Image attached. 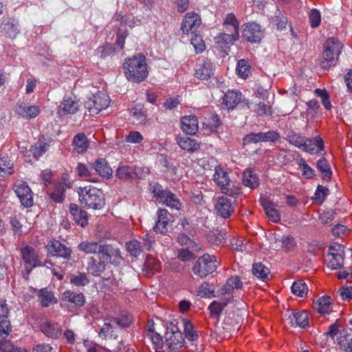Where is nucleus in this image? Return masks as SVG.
Wrapping results in <instances>:
<instances>
[{
  "mask_svg": "<svg viewBox=\"0 0 352 352\" xmlns=\"http://www.w3.org/2000/svg\"><path fill=\"white\" fill-rule=\"evenodd\" d=\"M243 184L252 189L259 186V179L251 168H247L243 173Z\"/></svg>",
  "mask_w": 352,
  "mask_h": 352,
  "instance_id": "f704fd0d",
  "label": "nucleus"
},
{
  "mask_svg": "<svg viewBox=\"0 0 352 352\" xmlns=\"http://www.w3.org/2000/svg\"><path fill=\"white\" fill-rule=\"evenodd\" d=\"M280 241L282 243V248L287 252L294 250L296 245L294 238L289 236H283Z\"/></svg>",
  "mask_w": 352,
  "mask_h": 352,
  "instance_id": "680f3d73",
  "label": "nucleus"
},
{
  "mask_svg": "<svg viewBox=\"0 0 352 352\" xmlns=\"http://www.w3.org/2000/svg\"><path fill=\"white\" fill-rule=\"evenodd\" d=\"M329 190L327 188L322 186H318L315 192L314 198L320 204H321L324 201L325 197L329 194Z\"/></svg>",
  "mask_w": 352,
  "mask_h": 352,
  "instance_id": "e2e57ef3",
  "label": "nucleus"
},
{
  "mask_svg": "<svg viewBox=\"0 0 352 352\" xmlns=\"http://www.w3.org/2000/svg\"><path fill=\"white\" fill-rule=\"evenodd\" d=\"M219 265L214 256L205 254L200 256L192 267V272L200 278L213 273Z\"/></svg>",
  "mask_w": 352,
  "mask_h": 352,
  "instance_id": "0eeeda50",
  "label": "nucleus"
},
{
  "mask_svg": "<svg viewBox=\"0 0 352 352\" xmlns=\"http://www.w3.org/2000/svg\"><path fill=\"white\" fill-rule=\"evenodd\" d=\"M243 287V282L241 280L238 276H232L229 278L226 284L221 288L220 292L221 294H232L234 289H241Z\"/></svg>",
  "mask_w": 352,
  "mask_h": 352,
  "instance_id": "473e14b6",
  "label": "nucleus"
},
{
  "mask_svg": "<svg viewBox=\"0 0 352 352\" xmlns=\"http://www.w3.org/2000/svg\"><path fill=\"white\" fill-rule=\"evenodd\" d=\"M226 29L230 34L221 33L214 38L216 43L219 45H232L239 38V23H226Z\"/></svg>",
  "mask_w": 352,
  "mask_h": 352,
  "instance_id": "f8f14e48",
  "label": "nucleus"
},
{
  "mask_svg": "<svg viewBox=\"0 0 352 352\" xmlns=\"http://www.w3.org/2000/svg\"><path fill=\"white\" fill-rule=\"evenodd\" d=\"M46 249L49 254L52 256L60 257L65 259H69L72 250L59 241L53 239L48 242Z\"/></svg>",
  "mask_w": 352,
  "mask_h": 352,
  "instance_id": "2eb2a0df",
  "label": "nucleus"
},
{
  "mask_svg": "<svg viewBox=\"0 0 352 352\" xmlns=\"http://www.w3.org/2000/svg\"><path fill=\"white\" fill-rule=\"evenodd\" d=\"M252 274L257 278L263 281L268 279L270 270L265 266L262 263H256L252 266Z\"/></svg>",
  "mask_w": 352,
  "mask_h": 352,
  "instance_id": "58836bf2",
  "label": "nucleus"
},
{
  "mask_svg": "<svg viewBox=\"0 0 352 352\" xmlns=\"http://www.w3.org/2000/svg\"><path fill=\"white\" fill-rule=\"evenodd\" d=\"M115 53L114 47L110 44H106L97 49V54L101 58H105L107 56H112Z\"/></svg>",
  "mask_w": 352,
  "mask_h": 352,
  "instance_id": "bf43d9fd",
  "label": "nucleus"
},
{
  "mask_svg": "<svg viewBox=\"0 0 352 352\" xmlns=\"http://www.w3.org/2000/svg\"><path fill=\"white\" fill-rule=\"evenodd\" d=\"M195 76L201 80H207L213 75L212 63L208 60H203L195 70Z\"/></svg>",
  "mask_w": 352,
  "mask_h": 352,
  "instance_id": "cd10ccee",
  "label": "nucleus"
},
{
  "mask_svg": "<svg viewBox=\"0 0 352 352\" xmlns=\"http://www.w3.org/2000/svg\"><path fill=\"white\" fill-rule=\"evenodd\" d=\"M230 299H232V298H223L219 301L214 300L212 302L208 307L210 316L218 320L223 309L230 302Z\"/></svg>",
  "mask_w": 352,
  "mask_h": 352,
  "instance_id": "7c9ffc66",
  "label": "nucleus"
},
{
  "mask_svg": "<svg viewBox=\"0 0 352 352\" xmlns=\"http://www.w3.org/2000/svg\"><path fill=\"white\" fill-rule=\"evenodd\" d=\"M12 331V326L8 318H0V336L7 337Z\"/></svg>",
  "mask_w": 352,
  "mask_h": 352,
  "instance_id": "5fc2aeb1",
  "label": "nucleus"
},
{
  "mask_svg": "<svg viewBox=\"0 0 352 352\" xmlns=\"http://www.w3.org/2000/svg\"><path fill=\"white\" fill-rule=\"evenodd\" d=\"M79 105L76 101L68 97L64 98L58 107V113L74 114L78 111Z\"/></svg>",
  "mask_w": 352,
  "mask_h": 352,
  "instance_id": "2f4dec72",
  "label": "nucleus"
},
{
  "mask_svg": "<svg viewBox=\"0 0 352 352\" xmlns=\"http://www.w3.org/2000/svg\"><path fill=\"white\" fill-rule=\"evenodd\" d=\"M215 210L220 217L228 218L234 212V202L226 197H219L215 204Z\"/></svg>",
  "mask_w": 352,
  "mask_h": 352,
  "instance_id": "dca6fc26",
  "label": "nucleus"
},
{
  "mask_svg": "<svg viewBox=\"0 0 352 352\" xmlns=\"http://www.w3.org/2000/svg\"><path fill=\"white\" fill-rule=\"evenodd\" d=\"M100 245L94 241H82L78 245V248L86 254H96L98 253Z\"/></svg>",
  "mask_w": 352,
  "mask_h": 352,
  "instance_id": "a18cd8bd",
  "label": "nucleus"
},
{
  "mask_svg": "<svg viewBox=\"0 0 352 352\" xmlns=\"http://www.w3.org/2000/svg\"><path fill=\"white\" fill-rule=\"evenodd\" d=\"M335 218V212L333 210H328L324 212L320 215V220L322 223L331 226L332 224V221Z\"/></svg>",
  "mask_w": 352,
  "mask_h": 352,
  "instance_id": "774afa93",
  "label": "nucleus"
},
{
  "mask_svg": "<svg viewBox=\"0 0 352 352\" xmlns=\"http://www.w3.org/2000/svg\"><path fill=\"white\" fill-rule=\"evenodd\" d=\"M41 331L48 338H58L62 334L61 327L56 322L45 320L40 326Z\"/></svg>",
  "mask_w": 352,
  "mask_h": 352,
  "instance_id": "4be33fe9",
  "label": "nucleus"
},
{
  "mask_svg": "<svg viewBox=\"0 0 352 352\" xmlns=\"http://www.w3.org/2000/svg\"><path fill=\"white\" fill-rule=\"evenodd\" d=\"M116 325L113 322L104 323L99 332L100 338L107 339V338L117 339L118 336L115 332Z\"/></svg>",
  "mask_w": 352,
  "mask_h": 352,
  "instance_id": "37998d69",
  "label": "nucleus"
},
{
  "mask_svg": "<svg viewBox=\"0 0 352 352\" xmlns=\"http://www.w3.org/2000/svg\"><path fill=\"white\" fill-rule=\"evenodd\" d=\"M243 99L241 91L236 90H228L222 98V105L228 110L234 109Z\"/></svg>",
  "mask_w": 352,
  "mask_h": 352,
  "instance_id": "6ab92c4d",
  "label": "nucleus"
},
{
  "mask_svg": "<svg viewBox=\"0 0 352 352\" xmlns=\"http://www.w3.org/2000/svg\"><path fill=\"white\" fill-rule=\"evenodd\" d=\"M308 313L305 311L294 313L289 317L291 324L296 327L305 328L309 326Z\"/></svg>",
  "mask_w": 352,
  "mask_h": 352,
  "instance_id": "e433bc0d",
  "label": "nucleus"
},
{
  "mask_svg": "<svg viewBox=\"0 0 352 352\" xmlns=\"http://www.w3.org/2000/svg\"><path fill=\"white\" fill-rule=\"evenodd\" d=\"M329 255L331 258L327 263V267L331 270L340 268L344 263V247L338 243H335L329 247Z\"/></svg>",
  "mask_w": 352,
  "mask_h": 352,
  "instance_id": "ddd939ff",
  "label": "nucleus"
},
{
  "mask_svg": "<svg viewBox=\"0 0 352 352\" xmlns=\"http://www.w3.org/2000/svg\"><path fill=\"white\" fill-rule=\"evenodd\" d=\"M109 245H100V248L98 249V256L100 261H103L104 263L107 264L109 259Z\"/></svg>",
  "mask_w": 352,
  "mask_h": 352,
  "instance_id": "69168bd1",
  "label": "nucleus"
},
{
  "mask_svg": "<svg viewBox=\"0 0 352 352\" xmlns=\"http://www.w3.org/2000/svg\"><path fill=\"white\" fill-rule=\"evenodd\" d=\"M352 331L351 329H338L336 324H333L329 327L328 332L334 342L340 349L345 352H352Z\"/></svg>",
  "mask_w": 352,
  "mask_h": 352,
  "instance_id": "39448f33",
  "label": "nucleus"
},
{
  "mask_svg": "<svg viewBox=\"0 0 352 352\" xmlns=\"http://www.w3.org/2000/svg\"><path fill=\"white\" fill-rule=\"evenodd\" d=\"M69 212L76 223L79 224L82 227H84L86 225H87V213L85 210L80 208L76 204H70Z\"/></svg>",
  "mask_w": 352,
  "mask_h": 352,
  "instance_id": "c85d7f7f",
  "label": "nucleus"
},
{
  "mask_svg": "<svg viewBox=\"0 0 352 352\" xmlns=\"http://www.w3.org/2000/svg\"><path fill=\"white\" fill-rule=\"evenodd\" d=\"M21 256L25 267L29 274L33 268L41 265V258L35 249L26 245L21 250Z\"/></svg>",
  "mask_w": 352,
  "mask_h": 352,
  "instance_id": "9b49d317",
  "label": "nucleus"
},
{
  "mask_svg": "<svg viewBox=\"0 0 352 352\" xmlns=\"http://www.w3.org/2000/svg\"><path fill=\"white\" fill-rule=\"evenodd\" d=\"M69 188V182L68 181H63L58 184L53 192H51V199L56 202L61 203L64 200V192L67 188Z\"/></svg>",
  "mask_w": 352,
  "mask_h": 352,
  "instance_id": "c9c22d12",
  "label": "nucleus"
},
{
  "mask_svg": "<svg viewBox=\"0 0 352 352\" xmlns=\"http://www.w3.org/2000/svg\"><path fill=\"white\" fill-rule=\"evenodd\" d=\"M37 296L38 301L43 307H48L58 302V300L55 297L54 292L47 287L39 289Z\"/></svg>",
  "mask_w": 352,
  "mask_h": 352,
  "instance_id": "b1692460",
  "label": "nucleus"
},
{
  "mask_svg": "<svg viewBox=\"0 0 352 352\" xmlns=\"http://www.w3.org/2000/svg\"><path fill=\"white\" fill-rule=\"evenodd\" d=\"M106 264L103 261H97L94 258H91L87 263V270L94 276H99L105 270Z\"/></svg>",
  "mask_w": 352,
  "mask_h": 352,
  "instance_id": "4c0bfd02",
  "label": "nucleus"
},
{
  "mask_svg": "<svg viewBox=\"0 0 352 352\" xmlns=\"http://www.w3.org/2000/svg\"><path fill=\"white\" fill-rule=\"evenodd\" d=\"M254 111L259 116H270L272 114L271 107L263 102L256 104Z\"/></svg>",
  "mask_w": 352,
  "mask_h": 352,
  "instance_id": "0e129e2a",
  "label": "nucleus"
},
{
  "mask_svg": "<svg viewBox=\"0 0 352 352\" xmlns=\"http://www.w3.org/2000/svg\"><path fill=\"white\" fill-rule=\"evenodd\" d=\"M62 300L74 307H82L85 302V296L82 293L69 290L63 294Z\"/></svg>",
  "mask_w": 352,
  "mask_h": 352,
  "instance_id": "393cba45",
  "label": "nucleus"
},
{
  "mask_svg": "<svg viewBox=\"0 0 352 352\" xmlns=\"http://www.w3.org/2000/svg\"><path fill=\"white\" fill-rule=\"evenodd\" d=\"M176 141L179 146L189 153H194L199 149L200 144L195 139L189 137H177Z\"/></svg>",
  "mask_w": 352,
  "mask_h": 352,
  "instance_id": "bb28decb",
  "label": "nucleus"
},
{
  "mask_svg": "<svg viewBox=\"0 0 352 352\" xmlns=\"http://www.w3.org/2000/svg\"><path fill=\"white\" fill-rule=\"evenodd\" d=\"M135 175V169L129 166H119L116 173V175L122 180L133 178Z\"/></svg>",
  "mask_w": 352,
  "mask_h": 352,
  "instance_id": "a19ab883",
  "label": "nucleus"
},
{
  "mask_svg": "<svg viewBox=\"0 0 352 352\" xmlns=\"http://www.w3.org/2000/svg\"><path fill=\"white\" fill-rule=\"evenodd\" d=\"M317 168L322 174L324 180H330L332 175L330 165L325 158H320L317 162Z\"/></svg>",
  "mask_w": 352,
  "mask_h": 352,
  "instance_id": "79ce46f5",
  "label": "nucleus"
},
{
  "mask_svg": "<svg viewBox=\"0 0 352 352\" xmlns=\"http://www.w3.org/2000/svg\"><path fill=\"white\" fill-rule=\"evenodd\" d=\"M126 247L130 254L133 256H138L144 248L142 246L140 243L137 240H133L126 243Z\"/></svg>",
  "mask_w": 352,
  "mask_h": 352,
  "instance_id": "3c124183",
  "label": "nucleus"
},
{
  "mask_svg": "<svg viewBox=\"0 0 352 352\" xmlns=\"http://www.w3.org/2000/svg\"><path fill=\"white\" fill-rule=\"evenodd\" d=\"M123 69L128 80L136 83L144 81L148 76L145 56L138 54L126 60L123 64Z\"/></svg>",
  "mask_w": 352,
  "mask_h": 352,
  "instance_id": "f257e3e1",
  "label": "nucleus"
},
{
  "mask_svg": "<svg viewBox=\"0 0 352 352\" xmlns=\"http://www.w3.org/2000/svg\"><path fill=\"white\" fill-rule=\"evenodd\" d=\"M197 295L201 297L214 298L215 297L214 291L210 289L208 283H203L197 290Z\"/></svg>",
  "mask_w": 352,
  "mask_h": 352,
  "instance_id": "6e6d98bb",
  "label": "nucleus"
},
{
  "mask_svg": "<svg viewBox=\"0 0 352 352\" xmlns=\"http://www.w3.org/2000/svg\"><path fill=\"white\" fill-rule=\"evenodd\" d=\"M250 66L244 59L240 60L237 63L236 72L239 76L246 78L250 73Z\"/></svg>",
  "mask_w": 352,
  "mask_h": 352,
  "instance_id": "603ef678",
  "label": "nucleus"
},
{
  "mask_svg": "<svg viewBox=\"0 0 352 352\" xmlns=\"http://www.w3.org/2000/svg\"><path fill=\"white\" fill-rule=\"evenodd\" d=\"M49 144L44 142H38L32 146L30 152L34 157H39L48 149Z\"/></svg>",
  "mask_w": 352,
  "mask_h": 352,
  "instance_id": "09e8293b",
  "label": "nucleus"
},
{
  "mask_svg": "<svg viewBox=\"0 0 352 352\" xmlns=\"http://www.w3.org/2000/svg\"><path fill=\"white\" fill-rule=\"evenodd\" d=\"M79 201L87 209L100 210L104 205V196L102 191L93 186L79 187L78 189Z\"/></svg>",
  "mask_w": 352,
  "mask_h": 352,
  "instance_id": "f03ea898",
  "label": "nucleus"
},
{
  "mask_svg": "<svg viewBox=\"0 0 352 352\" xmlns=\"http://www.w3.org/2000/svg\"><path fill=\"white\" fill-rule=\"evenodd\" d=\"M14 190L22 206L25 208H29L33 205L32 192L26 183L20 182L16 184L14 187Z\"/></svg>",
  "mask_w": 352,
  "mask_h": 352,
  "instance_id": "4468645a",
  "label": "nucleus"
},
{
  "mask_svg": "<svg viewBox=\"0 0 352 352\" xmlns=\"http://www.w3.org/2000/svg\"><path fill=\"white\" fill-rule=\"evenodd\" d=\"M89 146V141L84 133H79L76 135L72 141V146L74 152L84 153Z\"/></svg>",
  "mask_w": 352,
  "mask_h": 352,
  "instance_id": "a878e982",
  "label": "nucleus"
},
{
  "mask_svg": "<svg viewBox=\"0 0 352 352\" xmlns=\"http://www.w3.org/2000/svg\"><path fill=\"white\" fill-rule=\"evenodd\" d=\"M71 283L76 286H85L89 283V280L85 273L78 272L77 274H71L69 276Z\"/></svg>",
  "mask_w": 352,
  "mask_h": 352,
  "instance_id": "8fccbe9b",
  "label": "nucleus"
},
{
  "mask_svg": "<svg viewBox=\"0 0 352 352\" xmlns=\"http://www.w3.org/2000/svg\"><path fill=\"white\" fill-rule=\"evenodd\" d=\"M116 326L121 327H127L132 322V318L129 315H123L111 320Z\"/></svg>",
  "mask_w": 352,
  "mask_h": 352,
  "instance_id": "052dcab7",
  "label": "nucleus"
},
{
  "mask_svg": "<svg viewBox=\"0 0 352 352\" xmlns=\"http://www.w3.org/2000/svg\"><path fill=\"white\" fill-rule=\"evenodd\" d=\"M153 325V322L148 324L146 336L148 340L151 341L155 351L161 352L164 346L163 339L160 334L155 331Z\"/></svg>",
  "mask_w": 352,
  "mask_h": 352,
  "instance_id": "c756f323",
  "label": "nucleus"
},
{
  "mask_svg": "<svg viewBox=\"0 0 352 352\" xmlns=\"http://www.w3.org/2000/svg\"><path fill=\"white\" fill-rule=\"evenodd\" d=\"M298 165L301 168L302 175L307 179L311 178L314 175V170L307 164L303 158L298 161Z\"/></svg>",
  "mask_w": 352,
  "mask_h": 352,
  "instance_id": "4d7b16f0",
  "label": "nucleus"
},
{
  "mask_svg": "<svg viewBox=\"0 0 352 352\" xmlns=\"http://www.w3.org/2000/svg\"><path fill=\"white\" fill-rule=\"evenodd\" d=\"M287 140L296 147L311 154L317 152L314 145H316L320 151L324 150V142L322 139L319 137L315 138V143H314L312 140L305 136L298 133H292L287 136Z\"/></svg>",
  "mask_w": 352,
  "mask_h": 352,
  "instance_id": "20e7f679",
  "label": "nucleus"
},
{
  "mask_svg": "<svg viewBox=\"0 0 352 352\" xmlns=\"http://www.w3.org/2000/svg\"><path fill=\"white\" fill-rule=\"evenodd\" d=\"M332 304V300L329 296L320 298L315 304V308L318 313L324 314L329 313Z\"/></svg>",
  "mask_w": 352,
  "mask_h": 352,
  "instance_id": "ea45409f",
  "label": "nucleus"
},
{
  "mask_svg": "<svg viewBox=\"0 0 352 352\" xmlns=\"http://www.w3.org/2000/svg\"><path fill=\"white\" fill-rule=\"evenodd\" d=\"M76 173L78 175L85 179L90 182H95V180L91 179V171L89 169L88 166L85 164L78 163L76 166Z\"/></svg>",
  "mask_w": 352,
  "mask_h": 352,
  "instance_id": "864d4df0",
  "label": "nucleus"
},
{
  "mask_svg": "<svg viewBox=\"0 0 352 352\" xmlns=\"http://www.w3.org/2000/svg\"><path fill=\"white\" fill-rule=\"evenodd\" d=\"M291 289L292 293L299 297H303L308 293V287L302 280L294 282Z\"/></svg>",
  "mask_w": 352,
  "mask_h": 352,
  "instance_id": "de8ad7c7",
  "label": "nucleus"
},
{
  "mask_svg": "<svg viewBox=\"0 0 352 352\" xmlns=\"http://www.w3.org/2000/svg\"><path fill=\"white\" fill-rule=\"evenodd\" d=\"M143 140V136L141 133L136 131H131L128 135L126 136L125 140L127 142L133 144L140 143Z\"/></svg>",
  "mask_w": 352,
  "mask_h": 352,
  "instance_id": "338daca9",
  "label": "nucleus"
},
{
  "mask_svg": "<svg viewBox=\"0 0 352 352\" xmlns=\"http://www.w3.org/2000/svg\"><path fill=\"white\" fill-rule=\"evenodd\" d=\"M127 36L128 32L125 26L121 27L118 29L117 32V40L116 44L120 50L124 49V41Z\"/></svg>",
  "mask_w": 352,
  "mask_h": 352,
  "instance_id": "13d9d810",
  "label": "nucleus"
},
{
  "mask_svg": "<svg viewBox=\"0 0 352 352\" xmlns=\"http://www.w3.org/2000/svg\"><path fill=\"white\" fill-rule=\"evenodd\" d=\"M149 190L159 203L173 208L179 209L181 204L176 196L170 190L163 189L158 183H151Z\"/></svg>",
  "mask_w": 352,
  "mask_h": 352,
  "instance_id": "423d86ee",
  "label": "nucleus"
},
{
  "mask_svg": "<svg viewBox=\"0 0 352 352\" xmlns=\"http://www.w3.org/2000/svg\"><path fill=\"white\" fill-rule=\"evenodd\" d=\"M91 167L102 177L109 178L112 175V169L105 159H98L92 164Z\"/></svg>",
  "mask_w": 352,
  "mask_h": 352,
  "instance_id": "72a5a7b5",
  "label": "nucleus"
},
{
  "mask_svg": "<svg viewBox=\"0 0 352 352\" xmlns=\"http://www.w3.org/2000/svg\"><path fill=\"white\" fill-rule=\"evenodd\" d=\"M213 177L214 182L223 193L232 194V191L229 188L230 179L226 171L221 168H216Z\"/></svg>",
  "mask_w": 352,
  "mask_h": 352,
  "instance_id": "412c9836",
  "label": "nucleus"
},
{
  "mask_svg": "<svg viewBox=\"0 0 352 352\" xmlns=\"http://www.w3.org/2000/svg\"><path fill=\"white\" fill-rule=\"evenodd\" d=\"M199 27V23H183L181 28L184 34H191L194 35L190 40V43L197 54L201 53L206 48L202 36L198 34Z\"/></svg>",
  "mask_w": 352,
  "mask_h": 352,
  "instance_id": "9d476101",
  "label": "nucleus"
},
{
  "mask_svg": "<svg viewBox=\"0 0 352 352\" xmlns=\"http://www.w3.org/2000/svg\"><path fill=\"white\" fill-rule=\"evenodd\" d=\"M15 112L25 119H32L40 113V108L36 105H28L25 103H17Z\"/></svg>",
  "mask_w": 352,
  "mask_h": 352,
  "instance_id": "aec40b11",
  "label": "nucleus"
},
{
  "mask_svg": "<svg viewBox=\"0 0 352 352\" xmlns=\"http://www.w3.org/2000/svg\"><path fill=\"white\" fill-rule=\"evenodd\" d=\"M207 239L211 245H221L226 241L225 234L217 230L210 232L207 236Z\"/></svg>",
  "mask_w": 352,
  "mask_h": 352,
  "instance_id": "49530a36",
  "label": "nucleus"
},
{
  "mask_svg": "<svg viewBox=\"0 0 352 352\" xmlns=\"http://www.w3.org/2000/svg\"><path fill=\"white\" fill-rule=\"evenodd\" d=\"M109 103V97L104 92L98 91L85 101V107L90 114L94 115L108 107Z\"/></svg>",
  "mask_w": 352,
  "mask_h": 352,
  "instance_id": "1a4fd4ad",
  "label": "nucleus"
},
{
  "mask_svg": "<svg viewBox=\"0 0 352 352\" xmlns=\"http://www.w3.org/2000/svg\"><path fill=\"white\" fill-rule=\"evenodd\" d=\"M342 50V44L340 41L333 38L328 39L324 45L321 67L324 69H329L331 67L335 66Z\"/></svg>",
  "mask_w": 352,
  "mask_h": 352,
  "instance_id": "7ed1b4c3",
  "label": "nucleus"
},
{
  "mask_svg": "<svg viewBox=\"0 0 352 352\" xmlns=\"http://www.w3.org/2000/svg\"><path fill=\"white\" fill-rule=\"evenodd\" d=\"M182 130L186 134L195 135L198 131V120L194 116H185L181 118Z\"/></svg>",
  "mask_w": 352,
  "mask_h": 352,
  "instance_id": "5701e85b",
  "label": "nucleus"
},
{
  "mask_svg": "<svg viewBox=\"0 0 352 352\" xmlns=\"http://www.w3.org/2000/svg\"><path fill=\"white\" fill-rule=\"evenodd\" d=\"M263 35L261 27L258 23H248L243 31V37L251 43H259Z\"/></svg>",
  "mask_w": 352,
  "mask_h": 352,
  "instance_id": "a211bd4d",
  "label": "nucleus"
},
{
  "mask_svg": "<svg viewBox=\"0 0 352 352\" xmlns=\"http://www.w3.org/2000/svg\"><path fill=\"white\" fill-rule=\"evenodd\" d=\"M13 163L8 156H0V175L6 176L12 173Z\"/></svg>",
  "mask_w": 352,
  "mask_h": 352,
  "instance_id": "c03bdc74",
  "label": "nucleus"
},
{
  "mask_svg": "<svg viewBox=\"0 0 352 352\" xmlns=\"http://www.w3.org/2000/svg\"><path fill=\"white\" fill-rule=\"evenodd\" d=\"M173 221V216L166 209L157 210V221L153 227L155 232L165 234L168 232V226Z\"/></svg>",
  "mask_w": 352,
  "mask_h": 352,
  "instance_id": "f3484780",
  "label": "nucleus"
},
{
  "mask_svg": "<svg viewBox=\"0 0 352 352\" xmlns=\"http://www.w3.org/2000/svg\"><path fill=\"white\" fill-rule=\"evenodd\" d=\"M184 338L177 327L172 324L167 327L165 335V344L169 351L177 352L184 346Z\"/></svg>",
  "mask_w": 352,
  "mask_h": 352,
  "instance_id": "6e6552de",
  "label": "nucleus"
}]
</instances>
